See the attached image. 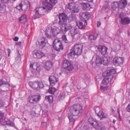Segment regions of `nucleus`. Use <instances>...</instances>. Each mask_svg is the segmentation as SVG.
<instances>
[{
	"label": "nucleus",
	"mask_w": 130,
	"mask_h": 130,
	"mask_svg": "<svg viewBox=\"0 0 130 130\" xmlns=\"http://www.w3.org/2000/svg\"><path fill=\"white\" fill-rule=\"evenodd\" d=\"M57 2V0H45V1L43 3V7L37 8L34 10V18H39L44 14L47 10H52L53 6L55 5Z\"/></svg>",
	"instance_id": "obj_1"
},
{
	"label": "nucleus",
	"mask_w": 130,
	"mask_h": 130,
	"mask_svg": "<svg viewBox=\"0 0 130 130\" xmlns=\"http://www.w3.org/2000/svg\"><path fill=\"white\" fill-rule=\"evenodd\" d=\"M82 106L79 104H74L70 107V113L74 116H80L83 112Z\"/></svg>",
	"instance_id": "obj_2"
},
{
	"label": "nucleus",
	"mask_w": 130,
	"mask_h": 130,
	"mask_svg": "<svg viewBox=\"0 0 130 130\" xmlns=\"http://www.w3.org/2000/svg\"><path fill=\"white\" fill-rule=\"evenodd\" d=\"M53 45L54 49L58 52L62 50L63 49V45L61 41L58 39H55L53 41Z\"/></svg>",
	"instance_id": "obj_3"
},
{
	"label": "nucleus",
	"mask_w": 130,
	"mask_h": 130,
	"mask_svg": "<svg viewBox=\"0 0 130 130\" xmlns=\"http://www.w3.org/2000/svg\"><path fill=\"white\" fill-rule=\"evenodd\" d=\"M95 62L96 64H103L106 65L108 63V61L106 57L98 56L96 58Z\"/></svg>",
	"instance_id": "obj_4"
},
{
	"label": "nucleus",
	"mask_w": 130,
	"mask_h": 130,
	"mask_svg": "<svg viewBox=\"0 0 130 130\" xmlns=\"http://www.w3.org/2000/svg\"><path fill=\"white\" fill-rule=\"evenodd\" d=\"M58 17L59 19L58 23L60 25H62L66 23L67 16L65 13H60Z\"/></svg>",
	"instance_id": "obj_5"
},
{
	"label": "nucleus",
	"mask_w": 130,
	"mask_h": 130,
	"mask_svg": "<svg viewBox=\"0 0 130 130\" xmlns=\"http://www.w3.org/2000/svg\"><path fill=\"white\" fill-rule=\"evenodd\" d=\"M83 47V45L80 44H76L74 45L73 50L76 55H79L81 54Z\"/></svg>",
	"instance_id": "obj_6"
},
{
	"label": "nucleus",
	"mask_w": 130,
	"mask_h": 130,
	"mask_svg": "<svg viewBox=\"0 0 130 130\" xmlns=\"http://www.w3.org/2000/svg\"><path fill=\"white\" fill-rule=\"evenodd\" d=\"M62 67L64 69L67 68L69 71H72L74 68V67L72 64L68 61L64 60L62 66Z\"/></svg>",
	"instance_id": "obj_7"
},
{
	"label": "nucleus",
	"mask_w": 130,
	"mask_h": 130,
	"mask_svg": "<svg viewBox=\"0 0 130 130\" xmlns=\"http://www.w3.org/2000/svg\"><path fill=\"white\" fill-rule=\"evenodd\" d=\"M72 28L71 24L69 23H66L62 25L61 27V29L59 31L61 34H65L69 30Z\"/></svg>",
	"instance_id": "obj_8"
},
{
	"label": "nucleus",
	"mask_w": 130,
	"mask_h": 130,
	"mask_svg": "<svg viewBox=\"0 0 130 130\" xmlns=\"http://www.w3.org/2000/svg\"><path fill=\"white\" fill-rule=\"evenodd\" d=\"M115 70L113 69H107L103 73V75L105 77L111 78L112 79L113 77L112 74H115Z\"/></svg>",
	"instance_id": "obj_9"
},
{
	"label": "nucleus",
	"mask_w": 130,
	"mask_h": 130,
	"mask_svg": "<svg viewBox=\"0 0 130 130\" xmlns=\"http://www.w3.org/2000/svg\"><path fill=\"white\" fill-rule=\"evenodd\" d=\"M29 102L33 104L36 103L38 102L41 99V96L40 95H35L30 96H29Z\"/></svg>",
	"instance_id": "obj_10"
},
{
	"label": "nucleus",
	"mask_w": 130,
	"mask_h": 130,
	"mask_svg": "<svg viewBox=\"0 0 130 130\" xmlns=\"http://www.w3.org/2000/svg\"><path fill=\"white\" fill-rule=\"evenodd\" d=\"M112 62L115 66H119L123 63V59L122 57H115L113 58Z\"/></svg>",
	"instance_id": "obj_11"
},
{
	"label": "nucleus",
	"mask_w": 130,
	"mask_h": 130,
	"mask_svg": "<svg viewBox=\"0 0 130 130\" xmlns=\"http://www.w3.org/2000/svg\"><path fill=\"white\" fill-rule=\"evenodd\" d=\"M87 25L86 20H81L77 22V25L78 28L80 29H84Z\"/></svg>",
	"instance_id": "obj_12"
},
{
	"label": "nucleus",
	"mask_w": 130,
	"mask_h": 130,
	"mask_svg": "<svg viewBox=\"0 0 130 130\" xmlns=\"http://www.w3.org/2000/svg\"><path fill=\"white\" fill-rule=\"evenodd\" d=\"M78 33V30L77 28H74L71 29L70 31V34L73 39H77L78 37L77 35Z\"/></svg>",
	"instance_id": "obj_13"
},
{
	"label": "nucleus",
	"mask_w": 130,
	"mask_h": 130,
	"mask_svg": "<svg viewBox=\"0 0 130 130\" xmlns=\"http://www.w3.org/2000/svg\"><path fill=\"white\" fill-rule=\"evenodd\" d=\"M47 41L46 39L44 37L40 38L38 41L40 48H42L45 46L46 44L47 43Z\"/></svg>",
	"instance_id": "obj_14"
},
{
	"label": "nucleus",
	"mask_w": 130,
	"mask_h": 130,
	"mask_svg": "<svg viewBox=\"0 0 130 130\" xmlns=\"http://www.w3.org/2000/svg\"><path fill=\"white\" fill-rule=\"evenodd\" d=\"M33 55L34 57L38 59L41 58L42 57L45 56V54L39 51H34Z\"/></svg>",
	"instance_id": "obj_15"
},
{
	"label": "nucleus",
	"mask_w": 130,
	"mask_h": 130,
	"mask_svg": "<svg viewBox=\"0 0 130 130\" xmlns=\"http://www.w3.org/2000/svg\"><path fill=\"white\" fill-rule=\"evenodd\" d=\"M120 23L123 25H126L130 23V19L128 17H124L121 19Z\"/></svg>",
	"instance_id": "obj_16"
},
{
	"label": "nucleus",
	"mask_w": 130,
	"mask_h": 130,
	"mask_svg": "<svg viewBox=\"0 0 130 130\" xmlns=\"http://www.w3.org/2000/svg\"><path fill=\"white\" fill-rule=\"evenodd\" d=\"M98 49L99 51L101 52V54L103 55H106L107 53V48L105 46H99Z\"/></svg>",
	"instance_id": "obj_17"
},
{
	"label": "nucleus",
	"mask_w": 130,
	"mask_h": 130,
	"mask_svg": "<svg viewBox=\"0 0 130 130\" xmlns=\"http://www.w3.org/2000/svg\"><path fill=\"white\" fill-rule=\"evenodd\" d=\"M76 53L72 49L69 50L68 52L67 56L70 59H73L74 58Z\"/></svg>",
	"instance_id": "obj_18"
},
{
	"label": "nucleus",
	"mask_w": 130,
	"mask_h": 130,
	"mask_svg": "<svg viewBox=\"0 0 130 130\" xmlns=\"http://www.w3.org/2000/svg\"><path fill=\"white\" fill-rule=\"evenodd\" d=\"M127 5L126 0H121L119 2V8L124 9Z\"/></svg>",
	"instance_id": "obj_19"
},
{
	"label": "nucleus",
	"mask_w": 130,
	"mask_h": 130,
	"mask_svg": "<svg viewBox=\"0 0 130 130\" xmlns=\"http://www.w3.org/2000/svg\"><path fill=\"white\" fill-rule=\"evenodd\" d=\"M29 85L31 88L34 90H39V88L37 87V81L30 82L29 83Z\"/></svg>",
	"instance_id": "obj_20"
},
{
	"label": "nucleus",
	"mask_w": 130,
	"mask_h": 130,
	"mask_svg": "<svg viewBox=\"0 0 130 130\" xmlns=\"http://www.w3.org/2000/svg\"><path fill=\"white\" fill-rule=\"evenodd\" d=\"M76 14L72 13L68 17H67V20L69 22H70L72 21H76Z\"/></svg>",
	"instance_id": "obj_21"
},
{
	"label": "nucleus",
	"mask_w": 130,
	"mask_h": 130,
	"mask_svg": "<svg viewBox=\"0 0 130 130\" xmlns=\"http://www.w3.org/2000/svg\"><path fill=\"white\" fill-rule=\"evenodd\" d=\"M97 115L100 118V119L101 120L103 118H107V117L106 114L104 113L103 111L100 110L97 113Z\"/></svg>",
	"instance_id": "obj_22"
},
{
	"label": "nucleus",
	"mask_w": 130,
	"mask_h": 130,
	"mask_svg": "<svg viewBox=\"0 0 130 130\" xmlns=\"http://www.w3.org/2000/svg\"><path fill=\"white\" fill-rule=\"evenodd\" d=\"M53 63L51 61H47L46 62L45 67L47 70H50L52 67Z\"/></svg>",
	"instance_id": "obj_23"
},
{
	"label": "nucleus",
	"mask_w": 130,
	"mask_h": 130,
	"mask_svg": "<svg viewBox=\"0 0 130 130\" xmlns=\"http://www.w3.org/2000/svg\"><path fill=\"white\" fill-rule=\"evenodd\" d=\"M80 16L83 18L82 20H86L88 19L89 17L87 12H81L79 14Z\"/></svg>",
	"instance_id": "obj_24"
},
{
	"label": "nucleus",
	"mask_w": 130,
	"mask_h": 130,
	"mask_svg": "<svg viewBox=\"0 0 130 130\" xmlns=\"http://www.w3.org/2000/svg\"><path fill=\"white\" fill-rule=\"evenodd\" d=\"M49 29H47L45 31V35L48 39L52 38L53 37L51 32Z\"/></svg>",
	"instance_id": "obj_25"
},
{
	"label": "nucleus",
	"mask_w": 130,
	"mask_h": 130,
	"mask_svg": "<svg viewBox=\"0 0 130 130\" xmlns=\"http://www.w3.org/2000/svg\"><path fill=\"white\" fill-rule=\"evenodd\" d=\"M112 79L111 78L105 77L104 78L102 81V84L104 85H107L111 81Z\"/></svg>",
	"instance_id": "obj_26"
},
{
	"label": "nucleus",
	"mask_w": 130,
	"mask_h": 130,
	"mask_svg": "<svg viewBox=\"0 0 130 130\" xmlns=\"http://www.w3.org/2000/svg\"><path fill=\"white\" fill-rule=\"evenodd\" d=\"M26 15H22L19 20L20 23L25 24L26 21Z\"/></svg>",
	"instance_id": "obj_27"
},
{
	"label": "nucleus",
	"mask_w": 130,
	"mask_h": 130,
	"mask_svg": "<svg viewBox=\"0 0 130 130\" xmlns=\"http://www.w3.org/2000/svg\"><path fill=\"white\" fill-rule=\"evenodd\" d=\"M81 5L83 9L84 10H89L90 8V5L88 4L82 3Z\"/></svg>",
	"instance_id": "obj_28"
},
{
	"label": "nucleus",
	"mask_w": 130,
	"mask_h": 130,
	"mask_svg": "<svg viewBox=\"0 0 130 130\" xmlns=\"http://www.w3.org/2000/svg\"><path fill=\"white\" fill-rule=\"evenodd\" d=\"M50 30L54 38H55L59 33L57 29L56 28L51 29Z\"/></svg>",
	"instance_id": "obj_29"
},
{
	"label": "nucleus",
	"mask_w": 130,
	"mask_h": 130,
	"mask_svg": "<svg viewBox=\"0 0 130 130\" xmlns=\"http://www.w3.org/2000/svg\"><path fill=\"white\" fill-rule=\"evenodd\" d=\"M45 99L49 102L50 103H52L53 101V97L52 95L46 96L45 97Z\"/></svg>",
	"instance_id": "obj_30"
},
{
	"label": "nucleus",
	"mask_w": 130,
	"mask_h": 130,
	"mask_svg": "<svg viewBox=\"0 0 130 130\" xmlns=\"http://www.w3.org/2000/svg\"><path fill=\"white\" fill-rule=\"evenodd\" d=\"M22 11H25L28 10L30 7L29 4H25L23 5L22 4Z\"/></svg>",
	"instance_id": "obj_31"
},
{
	"label": "nucleus",
	"mask_w": 130,
	"mask_h": 130,
	"mask_svg": "<svg viewBox=\"0 0 130 130\" xmlns=\"http://www.w3.org/2000/svg\"><path fill=\"white\" fill-rule=\"evenodd\" d=\"M93 122L91 123L92 126H93L95 129H98L99 127L98 123L95 120Z\"/></svg>",
	"instance_id": "obj_32"
},
{
	"label": "nucleus",
	"mask_w": 130,
	"mask_h": 130,
	"mask_svg": "<svg viewBox=\"0 0 130 130\" xmlns=\"http://www.w3.org/2000/svg\"><path fill=\"white\" fill-rule=\"evenodd\" d=\"M79 10V9L78 8V6L75 5L71 11L72 13H73L78 12Z\"/></svg>",
	"instance_id": "obj_33"
},
{
	"label": "nucleus",
	"mask_w": 130,
	"mask_h": 130,
	"mask_svg": "<svg viewBox=\"0 0 130 130\" xmlns=\"http://www.w3.org/2000/svg\"><path fill=\"white\" fill-rule=\"evenodd\" d=\"M98 35L96 34L90 35L89 36V38L91 40H95L96 39Z\"/></svg>",
	"instance_id": "obj_34"
},
{
	"label": "nucleus",
	"mask_w": 130,
	"mask_h": 130,
	"mask_svg": "<svg viewBox=\"0 0 130 130\" xmlns=\"http://www.w3.org/2000/svg\"><path fill=\"white\" fill-rule=\"evenodd\" d=\"M57 89L53 87H49L48 89V92L51 94H54V93L56 91Z\"/></svg>",
	"instance_id": "obj_35"
},
{
	"label": "nucleus",
	"mask_w": 130,
	"mask_h": 130,
	"mask_svg": "<svg viewBox=\"0 0 130 130\" xmlns=\"http://www.w3.org/2000/svg\"><path fill=\"white\" fill-rule=\"evenodd\" d=\"M65 94V93L64 92H62L60 93L58 97L59 101H60L64 98Z\"/></svg>",
	"instance_id": "obj_36"
},
{
	"label": "nucleus",
	"mask_w": 130,
	"mask_h": 130,
	"mask_svg": "<svg viewBox=\"0 0 130 130\" xmlns=\"http://www.w3.org/2000/svg\"><path fill=\"white\" fill-rule=\"evenodd\" d=\"M112 9L115 10L116 8H119V2H115L113 4L112 7Z\"/></svg>",
	"instance_id": "obj_37"
},
{
	"label": "nucleus",
	"mask_w": 130,
	"mask_h": 130,
	"mask_svg": "<svg viewBox=\"0 0 130 130\" xmlns=\"http://www.w3.org/2000/svg\"><path fill=\"white\" fill-rule=\"evenodd\" d=\"M37 87L39 88V90L40 89H42L44 87V85L41 81H37Z\"/></svg>",
	"instance_id": "obj_38"
},
{
	"label": "nucleus",
	"mask_w": 130,
	"mask_h": 130,
	"mask_svg": "<svg viewBox=\"0 0 130 130\" xmlns=\"http://www.w3.org/2000/svg\"><path fill=\"white\" fill-rule=\"evenodd\" d=\"M49 80H54V81H56V83L58 81V78L56 77L54 75L49 76Z\"/></svg>",
	"instance_id": "obj_39"
},
{
	"label": "nucleus",
	"mask_w": 130,
	"mask_h": 130,
	"mask_svg": "<svg viewBox=\"0 0 130 130\" xmlns=\"http://www.w3.org/2000/svg\"><path fill=\"white\" fill-rule=\"evenodd\" d=\"M75 5V4L73 3H70L67 6V8L68 9L71 11Z\"/></svg>",
	"instance_id": "obj_40"
},
{
	"label": "nucleus",
	"mask_w": 130,
	"mask_h": 130,
	"mask_svg": "<svg viewBox=\"0 0 130 130\" xmlns=\"http://www.w3.org/2000/svg\"><path fill=\"white\" fill-rule=\"evenodd\" d=\"M5 122L6 124L8 125L14 127L15 126L14 124L9 120H8L7 121H5Z\"/></svg>",
	"instance_id": "obj_41"
},
{
	"label": "nucleus",
	"mask_w": 130,
	"mask_h": 130,
	"mask_svg": "<svg viewBox=\"0 0 130 130\" xmlns=\"http://www.w3.org/2000/svg\"><path fill=\"white\" fill-rule=\"evenodd\" d=\"M68 117L69 120L70 122H72V123L74 122L75 120L73 118V116L72 115H70V114H68Z\"/></svg>",
	"instance_id": "obj_42"
},
{
	"label": "nucleus",
	"mask_w": 130,
	"mask_h": 130,
	"mask_svg": "<svg viewBox=\"0 0 130 130\" xmlns=\"http://www.w3.org/2000/svg\"><path fill=\"white\" fill-rule=\"evenodd\" d=\"M102 10H104L105 12H107L109 10V8L107 5H104L102 8Z\"/></svg>",
	"instance_id": "obj_43"
},
{
	"label": "nucleus",
	"mask_w": 130,
	"mask_h": 130,
	"mask_svg": "<svg viewBox=\"0 0 130 130\" xmlns=\"http://www.w3.org/2000/svg\"><path fill=\"white\" fill-rule=\"evenodd\" d=\"M62 40L65 43H69V41L67 40V37L65 35H63L62 36Z\"/></svg>",
	"instance_id": "obj_44"
},
{
	"label": "nucleus",
	"mask_w": 130,
	"mask_h": 130,
	"mask_svg": "<svg viewBox=\"0 0 130 130\" xmlns=\"http://www.w3.org/2000/svg\"><path fill=\"white\" fill-rule=\"evenodd\" d=\"M22 4H21L19 5L18 6L16 7V8L19 11H22Z\"/></svg>",
	"instance_id": "obj_45"
},
{
	"label": "nucleus",
	"mask_w": 130,
	"mask_h": 130,
	"mask_svg": "<svg viewBox=\"0 0 130 130\" xmlns=\"http://www.w3.org/2000/svg\"><path fill=\"white\" fill-rule=\"evenodd\" d=\"M81 130L83 129L84 130H89L90 129V127L87 125H85L83 127V128L80 129Z\"/></svg>",
	"instance_id": "obj_46"
},
{
	"label": "nucleus",
	"mask_w": 130,
	"mask_h": 130,
	"mask_svg": "<svg viewBox=\"0 0 130 130\" xmlns=\"http://www.w3.org/2000/svg\"><path fill=\"white\" fill-rule=\"evenodd\" d=\"M124 14L123 12H121L119 14L118 17L119 18L121 19V20L124 17Z\"/></svg>",
	"instance_id": "obj_47"
},
{
	"label": "nucleus",
	"mask_w": 130,
	"mask_h": 130,
	"mask_svg": "<svg viewBox=\"0 0 130 130\" xmlns=\"http://www.w3.org/2000/svg\"><path fill=\"white\" fill-rule=\"evenodd\" d=\"M7 84V82L4 83L2 81H0V87H3L4 86V85Z\"/></svg>",
	"instance_id": "obj_48"
},
{
	"label": "nucleus",
	"mask_w": 130,
	"mask_h": 130,
	"mask_svg": "<svg viewBox=\"0 0 130 130\" xmlns=\"http://www.w3.org/2000/svg\"><path fill=\"white\" fill-rule=\"evenodd\" d=\"M95 119H93V118H90L88 119V121L89 123L92 125V122H93V121H94Z\"/></svg>",
	"instance_id": "obj_49"
},
{
	"label": "nucleus",
	"mask_w": 130,
	"mask_h": 130,
	"mask_svg": "<svg viewBox=\"0 0 130 130\" xmlns=\"http://www.w3.org/2000/svg\"><path fill=\"white\" fill-rule=\"evenodd\" d=\"M49 80V82L50 83V84L52 86H53L54 85H55V84L56 83V81H54V80Z\"/></svg>",
	"instance_id": "obj_50"
},
{
	"label": "nucleus",
	"mask_w": 130,
	"mask_h": 130,
	"mask_svg": "<svg viewBox=\"0 0 130 130\" xmlns=\"http://www.w3.org/2000/svg\"><path fill=\"white\" fill-rule=\"evenodd\" d=\"M4 114L3 113L0 112V120L1 121L2 119L4 118Z\"/></svg>",
	"instance_id": "obj_51"
},
{
	"label": "nucleus",
	"mask_w": 130,
	"mask_h": 130,
	"mask_svg": "<svg viewBox=\"0 0 130 130\" xmlns=\"http://www.w3.org/2000/svg\"><path fill=\"white\" fill-rule=\"evenodd\" d=\"M41 125L43 127H47V123L46 122H42Z\"/></svg>",
	"instance_id": "obj_52"
},
{
	"label": "nucleus",
	"mask_w": 130,
	"mask_h": 130,
	"mask_svg": "<svg viewBox=\"0 0 130 130\" xmlns=\"http://www.w3.org/2000/svg\"><path fill=\"white\" fill-rule=\"evenodd\" d=\"M2 3L3 4L8 3L9 0H0Z\"/></svg>",
	"instance_id": "obj_53"
},
{
	"label": "nucleus",
	"mask_w": 130,
	"mask_h": 130,
	"mask_svg": "<svg viewBox=\"0 0 130 130\" xmlns=\"http://www.w3.org/2000/svg\"><path fill=\"white\" fill-rule=\"evenodd\" d=\"M4 5L1 4L0 2V12L3 11L4 9Z\"/></svg>",
	"instance_id": "obj_54"
},
{
	"label": "nucleus",
	"mask_w": 130,
	"mask_h": 130,
	"mask_svg": "<svg viewBox=\"0 0 130 130\" xmlns=\"http://www.w3.org/2000/svg\"><path fill=\"white\" fill-rule=\"evenodd\" d=\"M127 110L128 111L130 112V105L129 104H128L127 106Z\"/></svg>",
	"instance_id": "obj_55"
},
{
	"label": "nucleus",
	"mask_w": 130,
	"mask_h": 130,
	"mask_svg": "<svg viewBox=\"0 0 130 130\" xmlns=\"http://www.w3.org/2000/svg\"><path fill=\"white\" fill-rule=\"evenodd\" d=\"M4 104L3 102L1 100H0V107H2L3 106Z\"/></svg>",
	"instance_id": "obj_56"
},
{
	"label": "nucleus",
	"mask_w": 130,
	"mask_h": 130,
	"mask_svg": "<svg viewBox=\"0 0 130 130\" xmlns=\"http://www.w3.org/2000/svg\"><path fill=\"white\" fill-rule=\"evenodd\" d=\"M19 39V38L18 37H15L14 38H13V39L14 41H16L18 40Z\"/></svg>",
	"instance_id": "obj_57"
},
{
	"label": "nucleus",
	"mask_w": 130,
	"mask_h": 130,
	"mask_svg": "<svg viewBox=\"0 0 130 130\" xmlns=\"http://www.w3.org/2000/svg\"><path fill=\"white\" fill-rule=\"evenodd\" d=\"M7 50L8 52V56H9L10 53L11 51L10 50L9 48L7 49Z\"/></svg>",
	"instance_id": "obj_58"
},
{
	"label": "nucleus",
	"mask_w": 130,
	"mask_h": 130,
	"mask_svg": "<svg viewBox=\"0 0 130 130\" xmlns=\"http://www.w3.org/2000/svg\"><path fill=\"white\" fill-rule=\"evenodd\" d=\"M101 25V23L100 22L98 21L97 23V26L99 27Z\"/></svg>",
	"instance_id": "obj_59"
},
{
	"label": "nucleus",
	"mask_w": 130,
	"mask_h": 130,
	"mask_svg": "<svg viewBox=\"0 0 130 130\" xmlns=\"http://www.w3.org/2000/svg\"><path fill=\"white\" fill-rule=\"evenodd\" d=\"M21 44V42H16V44L18 45H20Z\"/></svg>",
	"instance_id": "obj_60"
},
{
	"label": "nucleus",
	"mask_w": 130,
	"mask_h": 130,
	"mask_svg": "<svg viewBox=\"0 0 130 130\" xmlns=\"http://www.w3.org/2000/svg\"><path fill=\"white\" fill-rule=\"evenodd\" d=\"M35 114V112L34 111H32L31 112V114L33 116Z\"/></svg>",
	"instance_id": "obj_61"
},
{
	"label": "nucleus",
	"mask_w": 130,
	"mask_h": 130,
	"mask_svg": "<svg viewBox=\"0 0 130 130\" xmlns=\"http://www.w3.org/2000/svg\"><path fill=\"white\" fill-rule=\"evenodd\" d=\"M119 115V118L120 121H121V117L120 116V114H118Z\"/></svg>",
	"instance_id": "obj_62"
},
{
	"label": "nucleus",
	"mask_w": 130,
	"mask_h": 130,
	"mask_svg": "<svg viewBox=\"0 0 130 130\" xmlns=\"http://www.w3.org/2000/svg\"><path fill=\"white\" fill-rule=\"evenodd\" d=\"M73 127V125H71L70 126V127H69V130H70L71 129H72V128Z\"/></svg>",
	"instance_id": "obj_63"
},
{
	"label": "nucleus",
	"mask_w": 130,
	"mask_h": 130,
	"mask_svg": "<svg viewBox=\"0 0 130 130\" xmlns=\"http://www.w3.org/2000/svg\"><path fill=\"white\" fill-rule=\"evenodd\" d=\"M30 67L33 68V64H32L31 63H30Z\"/></svg>",
	"instance_id": "obj_64"
}]
</instances>
